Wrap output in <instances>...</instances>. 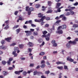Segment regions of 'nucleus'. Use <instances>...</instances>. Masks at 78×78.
<instances>
[{
  "label": "nucleus",
  "instance_id": "nucleus-1",
  "mask_svg": "<svg viewBox=\"0 0 78 78\" xmlns=\"http://www.w3.org/2000/svg\"><path fill=\"white\" fill-rule=\"evenodd\" d=\"M38 17L39 18H41L40 20H38L37 19L34 20L35 22H43L44 20L46 18V17L45 16H43V14L41 13H40L38 14Z\"/></svg>",
  "mask_w": 78,
  "mask_h": 78
},
{
  "label": "nucleus",
  "instance_id": "nucleus-2",
  "mask_svg": "<svg viewBox=\"0 0 78 78\" xmlns=\"http://www.w3.org/2000/svg\"><path fill=\"white\" fill-rule=\"evenodd\" d=\"M78 38H76L74 41H70L68 42V43H69V44H71L72 45H76V44L77 43H76V42H78Z\"/></svg>",
  "mask_w": 78,
  "mask_h": 78
},
{
  "label": "nucleus",
  "instance_id": "nucleus-3",
  "mask_svg": "<svg viewBox=\"0 0 78 78\" xmlns=\"http://www.w3.org/2000/svg\"><path fill=\"white\" fill-rule=\"evenodd\" d=\"M26 11H30L31 12L32 11H34V8L33 7H30L29 8V6H27L26 7Z\"/></svg>",
  "mask_w": 78,
  "mask_h": 78
},
{
  "label": "nucleus",
  "instance_id": "nucleus-4",
  "mask_svg": "<svg viewBox=\"0 0 78 78\" xmlns=\"http://www.w3.org/2000/svg\"><path fill=\"white\" fill-rule=\"evenodd\" d=\"M66 25H63L62 26L59 27L57 29V30H60L61 28L62 29H66Z\"/></svg>",
  "mask_w": 78,
  "mask_h": 78
},
{
  "label": "nucleus",
  "instance_id": "nucleus-5",
  "mask_svg": "<svg viewBox=\"0 0 78 78\" xmlns=\"http://www.w3.org/2000/svg\"><path fill=\"white\" fill-rule=\"evenodd\" d=\"M12 39V38L11 37H8L7 38H5V41H6V42H11V40Z\"/></svg>",
  "mask_w": 78,
  "mask_h": 78
},
{
  "label": "nucleus",
  "instance_id": "nucleus-6",
  "mask_svg": "<svg viewBox=\"0 0 78 78\" xmlns=\"http://www.w3.org/2000/svg\"><path fill=\"white\" fill-rule=\"evenodd\" d=\"M25 33H26V35L27 36H31L32 34V32H31L30 31H25Z\"/></svg>",
  "mask_w": 78,
  "mask_h": 78
},
{
  "label": "nucleus",
  "instance_id": "nucleus-7",
  "mask_svg": "<svg viewBox=\"0 0 78 78\" xmlns=\"http://www.w3.org/2000/svg\"><path fill=\"white\" fill-rule=\"evenodd\" d=\"M57 30L56 31V33L58 34H62L63 33V31L62 30Z\"/></svg>",
  "mask_w": 78,
  "mask_h": 78
},
{
  "label": "nucleus",
  "instance_id": "nucleus-8",
  "mask_svg": "<svg viewBox=\"0 0 78 78\" xmlns=\"http://www.w3.org/2000/svg\"><path fill=\"white\" fill-rule=\"evenodd\" d=\"M50 34H48L47 35V36L45 37V39L46 41H48L50 40Z\"/></svg>",
  "mask_w": 78,
  "mask_h": 78
},
{
  "label": "nucleus",
  "instance_id": "nucleus-9",
  "mask_svg": "<svg viewBox=\"0 0 78 78\" xmlns=\"http://www.w3.org/2000/svg\"><path fill=\"white\" fill-rule=\"evenodd\" d=\"M66 59H67V61H69V62H73L74 61L73 59L70 58V57H68Z\"/></svg>",
  "mask_w": 78,
  "mask_h": 78
},
{
  "label": "nucleus",
  "instance_id": "nucleus-10",
  "mask_svg": "<svg viewBox=\"0 0 78 78\" xmlns=\"http://www.w3.org/2000/svg\"><path fill=\"white\" fill-rule=\"evenodd\" d=\"M19 48L17 47H15L14 48V50L15 51H17V53H19L20 52V50H19Z\"/></svg>",
  "mask_w": 78,
  "mask_h": 78
},
{
  "label": "nucleus",
  "instance_id": "nucleus-11",
  "mask_svg": "<svg viewBox=\"0 0 78 78\" xmlns=\"http://www.w3.org/2000/svg\"><path fill=\"white\" fill-rule=\"evenodd\" d=\"M27 45L29 47H32L33 46V43L31 42H29L27 44Z\"/></svg>",
  "mask_w": 78,
  "mask_h": 78
},
{
  "label": "nucleus",
  "instance_id": "nucleus-12",
  "mask_svg": "<svg viewBox=\"0 0 78 78\" xmlns=\"http://www.w3.org/2000/svg\"><path fill=\"white\" fill-rule=\"evenodd\" d=\"M56 64L57 65H59V64H63L64 65L66 63L65 62H56Z\"/></svg>",
  "mask_w": 78,
  "mask_h": 78
},
{
  "label": "nucleus",
  "instance_id": "nucleus-13",
  "mask_svg": "<svg viewBox=\"0 0 78 78\" xmlns=\"http://www.w3.org/2000/svg\"><path fill=\"white\" fill-rule=\"evenodd\" d=\"M3 74L4 76H6V75L8 74V72L7 71H4L3 72Z\"/></svg>",
  "mask_w": 78,
  "mask_h": 78
},
{
  "label": "nucleus",
  "instance_id": "nucleus-14",
  "mask_svg": "<svg viewBox=\"0 0 78 78\" xmlns=\"http://www.w3.org/2000/svg\"><path fill=\"white\" fill-rule=\"evenodd\" d=\"M61 4L60 3H57V5L56 6V8H59V6H61Z\"/></svg>",
  "mask_w": 78,
  "mask_h": 78
},
{
  "label": "nucleus",
  "instance_id": "nucleus-15",
  "mask_svg": "<svg viewBox=\"0 0 78 78\" xmlns=\"http://www.w3.org/2000/svg\"><path fill=\"white\" fill-rule=\"evenodd\" d=\"M61 20H57L55 23L54 24L56 25H57L56 24H59L60 22H61Z\"/></svg>",
  "mask_w": 78,
  "mask_h": 78
},
{
  "label": "nucleus",
  "instance_id": "nucleus-16",
  "mask_svg": "<svg viewBox=\"0 0 78 78\" xmlns=\"http://www.w3.org/2000/svg\"><path fill=\"white\" fill-rule=\"evenodd\" d=\"M19 47L20 48H23V47H24V45L23 44H19Z\"/></svg>",
  "mask_w": 78,
  "mask_h": 78
},
{
  "label": "nucleus",
  "instance_id": "nucleus-17",
  "mask_svg": "<svg viewBox=\"0 0 78 78\" xmlns=\"http://www.w3.org/2000/svg\"><path fill=\"white\" fill-rule=\"evenodd\" d=\"M48 6H51V4H52V3L51 1H48Z\"/></svg>",
  "mask_w": 78,
  "mask_h": 78
},
{
  "label": "nucleus",
  "instance_id": "nucleus-18",
  "mask_svg": "<svg viewBox=\"0 0 78 78\" xmlns=\"http://www.w3.org/2000/svg\"><path fill=\"white\" fill-rule=\"evenodd\" d=\"M57 68L58 69H59V70H62V69H63V67L62 66H57Z\"/></svg>",
  "mask_w": 78,
  "mask_h": 78
},
{
  "label": "nucleus",
  "instance_id": "nucleus-19",
  "mask_svg": "<svg viewBox=\"0 0 78 78\" xmlns=\"http://www.w3.org/2000/svg\"><path fill=\"white\" fill-rule=\"evenodd\" d=\"M53 12V10H49L46 13H47L48 14L49 13H51V12Z\"/></svg>",
  "mask_w": 78,
  "mask_h": 78
},
{
  "label": "nucleus",
  "instance_id": "nucleus-20",
  "mask_svg": "<svg viewBox=\"0 0 78 78\" xmlns=\"http://www.w3.org/2000/svg\"><path fill=\"white\" fill-rule=\"evenodd\" d=\"M1 42L2 45H4L5 43V41L4 40H2Z\"/></svg>",
  "mask_w": 78,
  "mask_h": 78
},
{
  "label": "nucleus",
  "instance_id": "nucleus-21",
  "mask_svg": "<svg viewBox=\"0 0 78 78\" xmlns=\"http://www.w3.org/2000/svg\"><path fill=\"white\" fill-rule=\"evenodd\" d=\"M35 6L36 8H39V7L41 6V5L39 4H37Z\"/></svg>",
  "mask_w": 78,
  "mask_h": 78
},
{
  "label": "nucleus",
  "instance_id": "nucleus-22",
  "mask_svg": "<svg viewBox=\"0 0 78 78\" xmlns=\"http://www.w3.org/2000/svg\"><path fill=\"white\" fill-rule=\"evenodd\" d=\"M45 55V52H41L39 54V55H41V56H43Z\"/></svg>",
  "mask_w": 78,
  "mask_h": 78
},
{
  "label": "nucleus",
  "instance_id": "nucleus-23",
  "mask_svg": "<svg viewBox=\"0 0 78 78\" xmlns=\"http://www.w3.org/2000/svg\"><path fill=\"white\" fill-rule=\"evenodd\" d=\"M42 10L44 11H45V9H46V8L45 7V6H43L42 7Z\"/></svg>",
  "mask_w": 78,
  "mask_h": 78
},
{
  "label": "nucleus",
  "instance_id": "nucleus-24",
  "mask_svg": "<svg viewBox=\"0 0 78 78\" xmlns=\"http://www.w3.org/2000/svg\"><path fill=\"white\" fill-rule=\"evenodd\" d=\"M37 75H44V74L42 73V72H38L37 73Z\"/></svg>",
  "mask_w": 78,
  "mask_h": 78
},
{
  "label": "nucleus",
  "instance_id": "nucleus-25",
  "mask_svg": "<svg viewBox=\"0 0 78 78\" xmlns=\"http://www.w3.org/2000/svg\"><path fill=\"white\" fill-rule=\"evenodd\" d=\"M70 44H70L69 43L67 44L66 45V47H67L68 48H70Z\"/></svg>",
  "mask_w": 78,
  "mask_h": 78
},
{
  "label": "nucleus",
  "instance_id": "nucleus-26",
  "mask_svg": "<svg viewBox=\"0 0 78 78\" xmlns=\"http://www.w3.org/2000/svg\"><path fill=\"white\" fill-rule=\"evenodd\" d=\"M45 66V65L44 64H43L41 65L40 67H41L42 69H43V68H44V67Z\"/></svg>",
  "mask_w": 78,
  "mask_h": 78
},
{
  "label": "nucleus",
  "instance_id": "nucleus-27",
  "mask_svg": "<svg viewBox=\"0 0 78 78\" xmlns=\"http://www.w3.org/2000/svg\"><path fill=\"white\" fill-rule=\"evenodd\" d=\"M78 27V25L77 24H73V28H76V27Z\"/></svg>",
  "mask_w": 78,
  "mask_h": 78
},
{
  "label": "nucleus",
  "instance_id": "nucleus-28",
  "mask_svg": "<svg viewBox=\"0 0 78 78\" xmlns=\"http://www.w3.org/2000/svg\"><path fill=\"white\" fill-rule=\"evenodd\" d=\"M42 33L44 35H45L47 33V31L45 30L44 31H42Z\"/></svg>",
  "mask_w": 78,
  "mask_h": 78
},
{
  "label": "nucleus",
  "instance_id": "nucleus-29",
  "mask_svg": "<svg viewBox=\"0 0 78 78\" xmlns=\"http://www.w3.org/2000/svg\"><path fill=\"white\" fill-rule=\"evenodd\" d=\"M0 49H5V46L3 45H2L0 46Z\"/></svg>",
  "mask_w": 78,
  "mask_h": 78
},
{
  "label": "nucleus",
  "instance_id": "nucleus-30",
  "mask_svg": "<svg viewBox=\"0 0 78 78\" xmlns=\"http://www.w3.org/2000/svg\"><path fill=\"white\" fill-rule=\"evenodd\" d=\"M37 75V71H35L34 72V75Z\"/></svg>",
  "mask_w": 78,
  "mask_h": 78
},
{
  "label": "nucleus",
  "instance_id": "nucleus-31",
  "mask_svg": "<svg viewBox=\"0 0 78 78\" xmlns=\"http://www.w3.org/2000/svg\"><path fill=\"white\" fill-rule=\"evenodd\" d=\"M70 15V12H67L66 14V15L68 16Z\"/></svg>",
  "mask_w": 78,
  "mask_h": 78
},
{
  "label": "nucleus",
  "instance_id": "nucleus-32",
  "mask_svg": "<svg viewBox=\"0 0 78 78\" xmlns=\"http://www.w3.org/2000/svg\"><path fill=\"white\" fill-rule=\"evenodd\" d=\"M8 25H9V24H8L7 25L6 27H4V29H5V30H7V29H8L9 28V27L8 26Z\"/></svg>",
  "mask_w": 78,
  "mask_h": 78
},
{
  "label": "nucleus",
  "instance_id": "nucleus-33",
  "mask_svg": "<svg viewBox=\"0 0 78 78\" xmlns=\"http://www.w3.org/2000/svg\"><path fill=\"white\" fill-rule=\"evenodd\" d=\"M9 23V21L8 20L7 21H5V23L7 25V24H8Z\"/></svg>",
  "mask_w": 78,
  "mask_h": 78
},
{
  "label": "nucleus",
  "instance_id": "nucleus-34",
  "mask_svg": "<svg viewBox=\"0 0 78 78\" xmlns=\"http://www.w3.org/2000/svg\"><path fill=\"white\" fill-rule=\"evenodd\" d=\"M37 34H38L37 32L36 31L34 32V36H36V35H37Z\"/></svg>",
  "mask_w": 78,
  "mask_h": 78
},
{
  "label": "nucleus",
  "instance_id": "nucleus-35",
  "mask_svg": "<svg viewBox=\"0 0 78 78\" xmlns=\"http://www.w3.org/2000/svg\"><path fill=\"white\" fill-rule=\"evenodd\" d=\"M15 73L16 74V75H20V73H19V71H16L15 72Z\"/></svg>",
  "mask_w": 78,
  "mask_h": 78
},
{
  "label": "nucleus",
  "instance_id": "nucleus-36",
  "mask_svg": "<svg viewBox=\"0 0 78 78\" xmlns=\"http://www.w3.org/2000/svg\"><path fill=\"white\" fill-rule=\"evenodd\" d=\"M20 29H18L16 30V31L17 32V34H18V33H19L20 32Z\"/></svg>",
  "mask_w": 78,
  "mask_h": 78
},
{
  "label": "nucleus",
  "instance_id": "nucleus-37",
  "mask_svg": "<svg viewBox=\"0 0 78 78\" xmlns=\"http://www.w3.org/2000/svg\"><path fill=\"white\" fill-rule=\"evenodd\" d=\"M2 63L3 65H5L6 64V62L5 61H3L2 62Z\"/></svg>",
  "mask_w": 78,
  "mask_h": 78
},
{
  "label": "nucleus",
  "instance_id": "nucleus-38",
  "mask_svg": "<svg viewBox=\"0 0 78 78\" xmlns=\"http://www.w3.org/2000/svg\"><path fill=\"white\" fill-rule=\"evenodd\" d=\"M50 71H47L45 72V74H47L48 75V74H49L50 73Z\"/></svg>",
  "mask_w": 78,
  "mask_h": 78
},
{
  "label": "nucleus",
  "instance_id": "nucleus-39",
  "mask_svg": "<svg viewBox=\"0 0 78 78\" xmlns=\"http://www.w3.org/2000/svg\"><path fill=\"white\" fill-rule=\"evenodd\" d=\"M28 50L29 53H31V51H32V49H31V48H28Z\"/></svg>",
  "mask_w": 78,
  "mask_h": 78
},
{
  "label": "nucleus",
  "instance_id": "nucleus-40",
  "mask_svg": "<svg viewBox=\"0 0 78 78\" xmlns=\"http://www.w3.org/2000/svg\"><path fill=\"white\" fill-rule=\"evenodd\" d=\"M7 63L8 65H11V62H10L9 61H7Z\"/></svg>",
  "mask_w": 78,
  "mask_h": 78
},
{
  "label": "nucleus",
  "instance_id": "nucleus-41",
  "mask_svg": "<svg viewBox=\"0 0 78 78\" xmlns=\"http://www.w3.org/2000/svg\"><path fill=\"white\" fill-rule=\"evenodd\" d=\"M27 74V72H26V71H24L23 73V75H26Z\"/></svg>",
  "mask_w": 78,
  "mask_h": 78
},
{
  "label": "nucleus",
  "instance_id": "nucleus-42",
  "mask_svg": "<svg viewBox=\"0 0 78 78\" xmlns=\"http://www.w3.org/2000/svg\"><path fill=\"white\" fill-rule=\"evenodd\" d=\"M19 12V11H16L15 12H14V14L15 15H16V16H17V14H18Z\"/></svg>",
  "mask_w": 78,
  "mask_h": 78
},
{
  "label": "nucleus",
  "instance_id": "nucleus-43",
  "mask_svg": "<svg viewBox=\"0 0 78 78\" xmlns=\"http://www.w3.org/2000/svg\"><path fill=\"white\" fill-rule=\"evenodd\" d=\"M66 17L65 16H64L62 18V20L64 21H65V20H66Z\"/></svg>",
  "mask_w": 78,
  "mask_h": 78
},
{
  "label": "nucleus",
  "instance_id": "nucleus-44",
  "mask_svg": "<svg viewBox=\"0 0 78 78\" xmlns=\"http://www.w3.org/2000/svg\"><path fill=\"white\" fill-rule=\"evenodd\" d=\"M19 26V25H16L14 26V27L13 28V29H15V28H17Z\"/></svg>",
  "mask_w": 78,
  "mask_h": 78
},
{
  "label": "nucleus",
  "instance_id": "nucleus-45",
  "mask_svg": "<svg viewBox=\"0 0 78 78\" xmlns=\"http://www.w3.org/2000/svg\"><path fill=\"white\" fill-rule=\"evenodd\" d=\"M69 12H71V15H73L74 14V12L72 11V10H70Z\"/></svg>",
  "mask_w": 78,
  "mask_h": 78
},
{
  "label": "nucleus",
  "instance_id": "nucleus-46",
  "mask_svg": "<svg viewBox=\"0 0 78 78\" xmlns=\"http://www.w3.org/2000/svg\"><path fill=\"white\" fill-rule=\"evenodd\" d=\"M28 23H30V24H32V23H33V22H32V20H30L29 21H28Z\"/></svg>",
  "mask_w": 78,
  "mask_h": 78
},
{
  "label": "nucleus",
  "instance_id": "nucleus-47",
  "mask_svg": "<svg viewBox=\"0 0 78 78\" xmlns=\"http://www.w3.org/2000/svg\"><path fill=\"white\" fill-rule=\"evenodd\" d=\"M64 69H67V70L69 69H68V68L67 67V66H64Z\"/></svg>",
  "mask_w": 78,
  "mask_h": 78
},
{
  "label": "nucleus",
  "instance_id": "nucleus-48",
  "mask_svg": "<svg viewBox=\"0 0 78 78\" xmlns=\"http://www.w3.org/2000/svg\"><path fill=\"white\" fill-rule=\"evenodd\" d=\"M13 69V68L12 67H9L8 68V70H12Z\"/></svg>",
  "mask_w": 78,
  "mask_h": 78
},
{
  "label": "nucleus",
  "instance_id": "nucleus-49",
  "mask_svg": "<svg viewBox=\"0 0 78 78\" xmlns=\"http://www.w3.org/2000/svg\"><path fill=\"white\" fill-rule=\"evenodd\" d=\"M31 12H30V11H28L27 13L28 15V16H30V15H31Z\"/></svg>",
  "mask_w": 78,
  "mask_h": 78
},
{
  "label": "nucleus",
  "instance_id": "nucleus-50",
  "mask_svg": "<svg viewBox=\"0 0 78 78\" xmlns=\"http://www.w3.org/2000/svg\"><path fill=\"white\" fill-rule=\"evenodd\" d=\"M38 41L39 42V43H41V42H42V39H39L38 40Z\"/></svg>",
  "mask_w": 78,
  "mask_h": 78
},
{
  "label": "nucleus",
  "instance_id": "nucleus-51",
  "mask_svg": "<svg viewBox=\"0 0 78 78\" xmlns=\"http://www.w3.org/2000/svg\"><path fill=\"white\" fill-rule=\"evenodd\" d=\"M53 46L54 47H56L58 45L56 43H54L53 45Z\"/></svg>",
  "mask_w": 78,
  "mask_h": 78
},
{
  "label": "nucleus",
  "instance_id": "nucleus-52",
  "mask_svg": "<svg viewBox=\"0 0 78 78\" xmlns=\"http://www.w3.org/2000/svg\"><path fill=\"white\" fill-rule=\"evenodd\" d=\"M56 43V41H55V40H53L52 41L51 43H52V44H55V43Z\"/></svg>",
  "mask_w": 78,
  "mask_h": 78
},
{
  "label": "nucleus",
  "instance_id": "nucleus-53",
  "mask_svg": "<svg viewBox=\"0 0 78 78\" xmlns=\"http://www.w3.org/2000/svg\"><path fill=\"white\" fill-rule=\"evenodd\" d=\"M16 45V43H14L11 44L10 45L11 46H14V45Z\"/></svg>",
  "mask_w": 78,
  "mask_h": 78
},
{
  "label": "nucleus",
  "instance_id": "nucleus-54",
  "mask_svg": "<svg viewBox=\"0 0 78 78\" xmlns=\"http://www.w3.org/2000/svg\"><path fill=\"white\" fill-rule=\"evenodd\" d=\"M30 31H29L31 32V33H32V32L34 31V29H30Z\"/></svg>",
  "mask_w": 78,
  "mask_h": 78
},
{
  "label": "nucleus",
  "instance_id": "nucleus-55",
  "mask_svg": "<svg viewBox=\"0 0 78 78\" xmlns=\"http://www.w3.org/2000/svg\"><path fill=\"white\" fill-rule=\"evenodd\" d=\"M61 75H62V74L60 73L59 75V78H62V76H61Z\"/></svg>",
  "mask_w": 78,
  "mask_h": 78
},
{
  "label": "nucleus",
  "instance_id": "nucleus-56",
  "mask_svg": "<svg viewBox=\"0 0 78 78\" xmlns=\"http://www.w3.org/2000/svg\"><path fill=\"white\" fill-rule=\"evenodd\" d=\"M78 5V2H76L75 3L73 4V5H74V6H77Z\"/></svg>",
  "mask_w": 78,
  "mask_h": 78
},
{
  "label": "nucleus",
  "instance_id": "nucleus-57",
  "mask_svg": "<svg viewBox=\"0 0 78 78\" xmlns=\"http://www.w3.org/2000/svg\"><path fill=\"white\" fill-rule=\"evenodd\" d=\"M23 27L24 28V29H27V26L25 25H24Z\"/></svg>",
  "mask_w": 78,
  "mask_h": 78
},
{
  "label": "nucleus",
  "instance_id": "nucleus-58",
  "mask_svg": "<svg viewBox=\"0 0 78 78\" xmlns=\"http://www.w3.org/2000/svg\"><path fill=\"white\" fill-rule=\"evenodd\" d=\"M59 19H60V18L58 16H57L55 18V20H59Z\"/></svg>",
  "mask_w": 78,
  "mask_h": 78
},
{
  "label": "nucleus",
  "instance_id": "nucleus-59",
  "mask_svg": "<svg viewBox=\"0 0 78 78\" xmlns=\"http://www.w3.org/2000/svg\"><path fill=\"white\" fill-rule=\"evenodd\" d=\"M75 9V7H71V10H73V9Z\"/></svg>",
  "mask_w": 78,
  "mask_h": 78
},
{
  "label": "nucleus",
  "instance_id": "nucleus-60",
  "mask_svg": "<svg viewBox=\"0 0 78 78\" xmlns=\"http://www.w3.org/2000/svg\"><path fill=\"white\" fill-rule=\"evenodd\" d=\"M30 67H34V64H31L30 65Z\"/></svg>",
  "mask_w": 78,
  "mask_h": 78
},
{
  "label": "nucleus",
  "instance_id": "nucleus-61",
  "mask_svg": "<svg viewBox=\"0 0 78 78\" xmlns=\"http://www.w3.org/2000/svg\"><path fill=\"white\" fill-rule=\"evenodd\" d=\"M45 20H50V18H49V17H47V18H46L45 19Z\"/></svg>",
  "mask_w": 78,
  "mask_h": 78
},
{
  "label": "nucleus",
  "instance_id": "nucleus-62",
  "mask_svg": "<svg viewBox=\"0 0 78 78\" xmlns=\"http://www.w3.org/2000/svg\"><path fill=\"white\" fill-rule=\"evenodd\" d=\"M31 27H36V25L33 24H31Z\"/></svg>",
  "mask_w": 78,
  "mask_h": 78
},
{
  "label": "nucleus",
  "instance_id": "nucleus-63",
  "mask_svg": "<svg viewBox=\"0 0 78 78\" xmlns=\"http://www.w3.org/2000/svg\"><path fill=\"white\" fill-rule=\"evenodd\" d=\"M46 63L47 64V65H48V66L50 65V64L49 63V62H48V61H47V62H46Z\"/></svg>",
  "mask_w": 78,
  "mask_h": 78
},
{
  "label": "nucleus",
  "instance_id": "nucleus-64",
  "mask_svg": "<svg viewBox=\"0 0 78 78\" xmlns=\"http://www.w3.org/2000/svg\"><path fill=\"white\" fill-rule=\"evenodd\" d=\"M41 78H46V77L44 75H42L41 76Z\"/></svg>",
  "mask_w": 78,
  "mask_h": 78
}]
</instances>
